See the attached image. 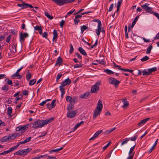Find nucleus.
Here are the masks:
<instances>
[{
	"instance_id": "7",
	"label": "nucleus",
	"mask_w": 159,
	"mask_h": 159,
	"mask_svg": "<svg viewBox=\"0 0 159 159\" xmlns=\"http://www.w3.org/2000/svg\"><path fill=\"white\" fill-rule=\"evenodd\" d=\"M77 113V110L68 111L67 114V117L70 118L75 117Z\"/></svg>"
},
{
	"instance_id": "48",
	"label": "nucleus",
	"mask_w": 159,
	"mask_h": 159,
	"mask_svg": "<svg viewBox=\"0 0 159 159\" xmlns=\"http://www.w3.org/2000/svg\"><path fill=\"white\" fill-rule=\"evenodd\" d=\"M7 80V84L8 85H11L12 86V81L11 80H9L8 79H5V81H6Z\"/></svg>"
},
{
	"instance_id": "49",
	"label": "nucleus",
	"mask_w": 159,
	"mask_h": 159,
	"mask_svg": "<svg viewBox=\"0 0 159 159\" xmlns=\"http://www.w3.org/2000/svg\"><path fill=\"white\" fill-rule=\"evenodd\" d=\"M116 129V128L115 127L111 129H110L109 130H108L107 131V133L108 134H109L110 133H111V132H112V131H113L114 130Z\"/></svg>"
},
{
	"instance_id": "31",
	"label": "nucleus",
	"mask_w": 159,
	"mask_h": 159,
	"mask_svg": "<svg viewBox=\"0 0 159 159\" xmlns=\"http://www.w3.org/2000/svg\"><path fill=\"white\" fill-rule=\"evenodd\" d=\"M12 113V108L11 107H8L7 111V114L10 116H11Z\"/></svg>"
},
{
	"instance_id": "10",
	"label": "nucleus",
	"mask_w": 159,
	"mask_h": 159,
	"mask_svg": "<svg viewBox=\"0 0 159 159\" xmlns=\"http://www.w3.org/2000/svg\"><path fill=\"white\" fill-rule=\"evenodd\" d=\"M56 101V100L55 99L54 100L52 101L51 104L48 103L47 104V106L49 110L52 109L55 106L56 104H55V102Z\"/></svg>"
},
{
	"instance_id": "4",
	"label": "nucleus",
	"mask_w": 159,
	"mask_h": 159,
	"mask_svg": "<svg viewBox=\"0 0 159 159\" xmlns=\"http://www.w3.org/2000/svg\"><path fill=\"white\" fill-rule=\"evenodd\" d=\"M109 80V83L112 84L114 85L116 87H118L120 83V81L112 77H110Z\"/></svg>"
},
{
	"instance_id": "61",
	"label": "nucleus",
	"mask_w": 159,
	"mask_h": 159,
	"mask_svg": "<svg viewBox=\"0 0 159 159\" xmlns=\"http://www.w3.org/2000/svg\"><path fill=\"white\" fill-rule=\"evenodd\" d=\"M152 14L159 20V14L158 13H156L153 11Z\"/></svg>"
},
{
	"instance_id": "16",
	"label": "nucleus",
	"mask_w": 159,
	"mask_h": 159,
	"mask_svg": "<svg viewBox=\"0 0 159 159\" xmlns=\"http://www.w3.org/2000/svg\"><path fill=\"white\" fill-rule=\"evenodd\" d=\"M89 94V92H86L83 94H81L80 98L86 99L88 97Z\"/></svg>"
},
{
	"instance_id": "3",
	"label": "nucleus",
	"mask_w": 159,
	"mask_h": 159,
	"mask_svg": "<svg viewBox=\"0 0 159 159\" xmlns=\"http://www.w3.org/2000/svg\"><path fill=\"white\" fill-rule=\"evenodd\" d=\"M149 4L148 3H145L143 5H141L142 8L145 11L146 13H149L152 14L153 13L152 8L149 7Z\"/></svg>"
},
{
	"instance_id": "38",
	"label": "nucleus",
	"mask_w": 159,
	"mask_h": 159,
	"mask_svg": "<svg viewBox=\"0 0 159 159\" xmlns=\"http://www.w3.org/2000/svg\"><path fill=\"white\" fill-rule=\"evenodd\" d=\"M36 82V80L34 79L31 80L29 82V85L30 86H32Z\"/></svg>"
},
{
	"instance_id": "35",
	"label": "nucleus",
	"mask_w": 159,
	"mask_h": 159,
	"mask_svg": "<svg viewBox=\"0 0 159 159\" xmlns=\"http://www.w3.org/2000/svg\"><path fill=\"white\" fill-rule=\"evenodd\" d=\"M129 140V138H126L123 139V141L121 144V146H123L124 144L127 143L128 142Z\"/></svg>"
},
{
	"instance_id": "12",
	"label": "nucleus",
	"mask_w": 159,
	"mask_h": 159,
	"mask_svg": "<svg viewBox=\"0 0 159 159\" xmlns=\"http://www.w3.org/2000/svg\"><path fill=\"white\" fill-rule=\"evenodd\" d=\"M102 102L99 100L98 103V105L97 108H96L97 110H98L99 111H102Z\"/></svg>"
},
{
	"instance_id": "54",
	"label": "nucleus",
	"mask_w": 159,
	"mask_h": 159,
	"mask_svg": "<svg viewBox=\"0 0 159 159\" xmlns=\"http://www.w3.org/2000/svg\"><path fill=\"white\" fill-rule=\"evenodd\" d=\"M65 23V21L63 20H62L60 22V26L61 28H63V25Z\"/></svg>"
},
{
	"instance_id": "13",
	"label": "nucleus",
	"mask_w": 159,
	"mask_h": 159,
	"mask_svg": "<svg viewBox=\"0 0 159 159\" xmlns=\"http://www.w3.org/2000/svg\"><path fill=\"white\" fill-rule=\"evenodd\" d=\"M71 83V80H70L69 78H68L67 79H66L64 81H63L61 84V85L63 86H65L67 84H70Z\"/></svg>"
},
{
	"instance_id": "51",
	"label": "nucleus",
	"mask_w": 159,
	"mask_h": 159,
	"mask_svg": "<svg viewBox=\"0 0 159 159\" xmlns=\"http://www.w3.org/2000/svg\"><path fill=\"white\" fill-rule=\"evenodd\" d=\"M42 29V28L40 26H39L38 25H36L35 27H34V30H35L39 31Z\"/></svg>"
},
{
	"instance_id": "11",
	"label": "nucleus",
	"mask_w": 159,
	"mask_h": 159,
	"mask_svg": "<svg viewBox=\"0 0 159 159\" xmlns=\"http://www.w3.org/2000/svg\"><path fill=\"white\" fill-rule=\"evenodd\" d=\"M11 139V136L10 134L9 136H7L4 137L0 139V141L1 142H7L8 140Z\"/></svg>"
},
{
	"instance_id": "64",
	"label": "nucleus",
	"mask_w": 159,
	"mask_h": 159,
	"mask_svg": "<svg viewBox=\"0 0 159 159\" xmlns=\"http://www.w3.org/2000/svg\"><path fill=\"white\" fill-rule=\"evenodd\" d=\"M159 39V32L157 33L154 38V40Z\"/></svg>"
},
{
	"instance_id": "58",
	"label": "nucleus",
	"mask_w": 159,
	"mask_h": 159,
	"mask_svg": "<svg viewBox=\"0 0 159 159\" xmlns=\"http://www.w3.org/2000/svg\"><path fill=\"white\" fill-rule=\"evenodd\" d=\"M75 0H65V4L66 3H69L75 1Z\"/></svg>"
},
{
	"instance_id": "27",
	"label": "nucleus",
	"mask_w": 159,
	"mask_h": 159,
	"mask_svg": "<svg viewBox=\"0 0 159 159\" xmlns=\"http://www.w3.org/2000/svg\"><path fill=\"white\" fill-rule=\"evenodd\" d=\"M96 61L98 63L102 65H105L106 64V62L104 59H103L101 60H96Z\"/></svg>"
},
{
	"instance_id": "42",
	"label": "nucleus",
	"mask_w": 159,
	"mask_h": 159,
	"mask_svg": "<svg viewBox=\"0 0 159 159\" xmlns=\"http://www.w3.org/2000/svg\"><path fill=\"white\" fill-rule=\"evenodd\" d=\"M104 72L109 74H114V72L112 71L109 69H106L105 70H104Z\"/></svg>"
},
{
	"instance_id": "25",
	"label": "nucleus",
	"mask_w": 159,
	"mask_h": 159,
	"mask_svg": "<svg viewBox=\"0 0 159 159\" xmlns=\"http://www.w3.org/2000/svg\"><path fill=\"white\" fill-rule=\"evenodd\" d=\"M56 62L57 63H58V64L59 66H61L63 62V61L61 57H58Z\"/></svg>"
},
{
	"instance_id": "34",
	"label": "nucleus",
	"mask_w": 159,
	"mask_h": 159,
	"mask_svg": "<svg viewBox=\"0 0 159 159\" xmlns=\"http://www.w3.org/2000/svg\"><path fill=\"white\" fill-rule=\"evenodd\" d=\"M32 77L31 74L29 71L26 75V78L27 80H29Z\"/></svg>"
},
{
	"instance_id": "60",
	"label": "nucleus",
	"mask_w": 159,
	"mask_h": 159,
	"mask_svg": "<svg viewBox=\"0 0 159 159\" xmlns=\"http://www.w3.org/2000/svg\"><path fill=\"white\" fill-rule=\"evenodd\" d=\"M97 44H98V40H96V42H95L94 44H93V45H91V48H93L94 47H96L97 46Z\"/></svg>"
},
{
	"instance_id": "15",
	"label": "nucleus",
	"mask_w": 159,
	"mask_h": 159,
	"mask_svg": "<svg viewBox=\"0 0 159 159\" xmlns=\"http://www.w3.org/2000/svg\"><path fill=\"white\" fill-rule=\"evenodd\" d=\"M122 102L124 104L122 107L124 108H125L129 105V102L127 101V99L126 98H124L122 99Z\"/></svg>"
},
{
	"instance_id": "26",
	"label": "nucleus",
	"mask_w": 159,
	"mask_h": 159,
	"mask_svg": "<svg viewBox=\"0 0 159 159\" xmlns=\"http://www.w3.org/2000/svg\"><path fill=\"white\" fill-rule=\"evenodd\" d=\"M153 46L152 45H150L147 48L146 53L147 54H149L150 53L151 50L152 49Z\"/></svg>"
},
{
	"instance_id": "9",
	"label": "nucleus",
	"mask_w": 159,
	"mask_h": 159,
	"mask_svg": "<svg viewBox=\"0 0 159 159\" xmlns=\"http://www.w3.org/2000/svg\"><path fill=\"white\" fill-rule=\"evenodd\" d=\"M57 5L59 6H63L65 4V0H52Z\"/></svg>"
},
{
	"instance_id": "30",
	"label": "nucleus",
	"mask_w": 159,
	"mask_h": 159,
	"mask_svg": "<svg viewBox=\"0 0 159 159\" xmlns=\"http://www.w3.org/2000/svg\"><path fill=\"white\" fill-rule=\"evenodd\" d=\"M102 26H100L99 25V26H98V29H96V33L98 35V36H99V35L100 34V33L101 32V30H102Z\"/></svg>"
},
{
	"instance_id": "59",
	"label": "nucleus",
	"mask_w": 159,
	"mask_h": 159,
	"mask_svg": "<svg viewBox=\"0 0 159 159\" xmlns=\"http://www.w3.org/2000/svg\"><path fill=\"white\" fill-rule=\"evenodd\" d=\"M29 91L27 90H25L23 92V94L24 95H28Z\"/></svg>"
},
{
	"instance_id": "32",
	"label": "nucleus",
	"mask_w": 159,
	"mask_h": 159,
	"mask_svg": "<svg viewBox=\"0 0 159 159\" xmlns=\"http://www.w3.org/2000/svg\"><path fill=\"white\" fill-rule=\"evenodd\" d=\"M136 145V144H135L133 146L131 147L130 148V149L129 151V155H131L132 154V153H134V152H133V151L134 150L135 146Z\"/></svg>"
},
{
	"instance_id": "17",
	"label": "nucleus",
	"mask_w": 159,
	"mask_h": 159,
	"mask_svg": "<svg viewBox=\"0 0 159 159\" xmlns=\"http://www.w3.org/2000/svg\"><path fill=\"white\" fill-rule=\"evenodd\" d=\"M53 37L52 40L54 41L56 40L57 41V39L58 38V34L57 33V30H54L53 32Z\"/></svg>"
},
{
	"instance_id": "19",
	"label": "nucleus",
	"mask_w": 159,
	"mask_h": 159,
	"mask_svg": "<svg viewBox=\"0 0 159 159\" xmlns=\"http://www.w3.org/2000/svg\"><path fill=\"white\" fill-rule=\"evenodd\" d=\"M74 104L73 103H70L67 106V110L68 111H70L73 110L74 108Z\"/></svg>"
},
{
	"instance_id": "29",
	"label": "nucleus",
	"mask_w": 159,
	"mask_h": 159,
	"mask_svg": "<svg viewBox=\"0 0 159 159\" xmlns=\"http://www.w3.org/2000/svg\"><path fill=\"white\" fill-rule=\"evenodd\" d=\"M157 70V68L156 67H154L153 68H150L148 69V71L150 75L152 73L154 72Z\"/></svg>"
},
{
	"instance_id": "18",
	"label": "nucleus",
	"mask_w": 159,
	"mask_h": 159,
	"mask_svg": "<svg viewBox=\"0 0 159 159\" xmlns=\"http://www.w3.org/2000/svg\"><path fill=\"white\" fill-rule=\"evenodd\" d=\"M78 50L83 55L86 56L87 54L83 48L82 47H79L78 48Z\"/></svg>"
},
{
	"instance_id": "53",
	"label": "nucleus",
	"mask_w": 159,
	"mask_h": 159,
	"mask_svg": "<svg viewBox=\"0 0 159 159\" xmlns=\"http://www.w3.org/2000/svg\"><path fill=\"white\" fill-rule=\"evenodd\" d=\"M122 0H120L118 1L117 3V7L120 8V7L121 6V4L122 3Z\"/></svg>"
},
{
	"instance_id": "55",
	"label": "nucleus",
	"mask_w": 159,
	"mask_h": 159,
	"mask_svg": "<svg viewBox=\"0 0 159 159\" xmlns=\"http://www.w3.org/2000/svg\"><path fill=\"white\" fill-rule=\"evenodd\" d=\"M138 137V135H135L134 137L130 138V140L131 141H135L137 138Z\"/></svg>"
},
{
	"instance_id": "21",
	"label": "nucleus",
	"mask_w": 159,
	"mask_h": 159,
	"mask_svg": "<svg viewBox=\"0 0 159 159\" xmlns=\"http://www.w3.org/2000/svg\"><path fill=\"white\" fill-rule=\"evenodd\" d=\"M63 148V147H61L60 148H58V149H52L51 150L49 151V153L51 154L53 152H58V151H61L62 150Z\"/></svg>"
},
{
	"instance_id": "8",
	"label": "nucleus",
	"mask_w": 159,
	"mask_h": 159,
	"mask_svg": "<svg viewBox=\"0 0 159 159\" xmlns=\"http://www.w3.org/2000/svg\"><path fill=\"white\" fill-rule=\"evenodd\" d=\"M28 124L24 125V126H20L16 128V131H20L21 134L23 133L25 131L26 128H28Z\"/></svg>"
},
{
	"instance_id": "57",
	"label": "nucleus",
	"mask_w": 159,
	"mask_h": 159,
	"mask_svg": "<svg viewBox=\"0 0 159 159\" xmlns=\"http://www.w3.org/2000/svg\"><path fill=\"white\" fill-rule=\"evenodd\" d=\"M74 21L75 25H77L78 24V23L80 21V20H77V19L75 18V19H74Z\"/></svg>"
},
{
	"instance_id": "28",
	"label": "nucleus",
	"mask_w": 159,
	"mask_h": 159,
	"mask_svg": "<svg viewBox=\"0 0 159 159\" xmlns=\"http://www.w3.org/2000/svg\"><path fill=\"white\" fill-rule=\"evenodd\" d=\"M72 103L75 104L78 102V97L77 96H74L73 98Z\"/></svg>"
},
{
	"instance_id": "46",
	"label": "nucleus",
	"mask_w": 159,
	"mask_h": 159,
	"mask_svg": "<svg viewBox=\"0 0 159 159\" xmlns=\"http://www.w3.org/2000/svg\"><path fill=\"white\" fill-rule=\"evenodd\" d=\"M143 120H142L140 122L138 123V126H142L145 123Z\"/></svg>"
},
{
	"instance_id": "14",
	"label": "nucleus",
	"mask_w": 159,
	"mask_h": 159,
	"mask_svg": "<svg viewBox=\"0 0 159 159\" xmlns=\"http://www.w3.org/2000/svg\"><path fill=\"white\" fill-rule=\"evenodd\" d=\"M102 130H99L97 131L93 135V136L92 138L89 139V140H93L97 138L99 134H100L102 132Z\"/></svg>"
},
{
	"instance_id": "33",
	"label": "nucleus",
	"mask_w": 159,
	"mask_h": 159,
	"mask_svg": "<svg viewBox=\"0 0 159 159\" xmlns=\"http://www.w3.org/2000/svg\"><path fill=\"white\" fill-rule=\"evenodd\" d=\"M139 16H137L134 19V20L133 21L132 23V27L133 28L134 26L135 25L136 22L137 21L138 18H139Z\"/></svg>"
},
{
	"instance_id": "43",
	"label": "nucleus",
	"mask_w": 159,
	"mask_h": 159,
	"mask_svg": "<svg viewBox=\"0 0 159 159\" xmlns=\"http://www.w3.org/2000/svg\"><path fill=\"white\" fill-rule=\"evenodd\" d=\"M143 75H150L148 71H147L145 69L142 72Z\"/></svg>"
},
{
	"instance_id": "2",
	"label": "nucleus",
	"mask_w": 159,
	"mask_h": 159,
	"mask_svg": "<svg viewBox=\"0 0 159 159\" xmlns=\"http://www.w3.org/2000/svg\"><path fill=\"white\" fill-rule=\"evenodd\" d=\"M101 84V82L98 81L95 84L92 86L91 88V93H97L99 89V86Z\"/></svg>"
},
{
	"instance_id": "52",
	"label": "nucleus",
	"mask_w": 159,
	"mask_h": 159,
	"mask_svg": "<svg viewBox=\"0 0 159 159\" xmlns=\"http://www.w3.org/2000/svg\"><path fill=\"white\" fill-rule=\"evenodd\" d=\"M82 67V65H79L78 64H76L74 65V68H80Z\"/></svg>"
},
{
	"instance_id": "5",
	"label": "nucleus",
	"mask_w": 159,
	"mask_h": 159,
	"mask_svg": "<svg viewBox=\"0 0 159 159\" xmlns=\"http://www.w3.org/2000/svg\"><path fill=\"white\" fill-rule=\"evenodd\" d=\"M29 37V34L26 33H23L22 32L20 33V41L21 43H22L24 42L25 40V38H27Z\"/></svg>"
},
{
	"instance_id": "24",
	"label": "nucleus",
	"mask_w": 159,
	"mask_h": 159,
	"mask_svg": "<svg viewBox=\"0 0 159 159\" xmlns=\"http://www.w3.org/2000/svg\"><path fill=\"white\" fill-rule=\"evenodd\" d=\"M24 153V155H26L28 153L30 152L32 150V148H28L25 149L23 150Z\"/></svg>"
},
{
	"instance_id": "63",
	"label": "nucleus",
	"mask_w": 159,
	"mask_h": 159,
	"mask_svg": "<svg viewBox=\"0 0 159 159\" xmlns=\"http://www.w3.org/2000/svg\"><path fill=\"white\" fill-rule=\"evenodd\" d=\"M48 35V34L46 32H44L42 35L43 37L46 39H47Z\"/></svg>"
},
{
	"instance_id": "44",
	"label": "nucleus",
	"mask_w": 159,
	"mask_h": 159,
	"mask_svg": "<svg viewBox=\"0 0 159 159\" xmlns=\"http://www.w3.org/2000/svg\"><path fill=\"white\" fill-rule=\"evenodd\" d=\"M93 21L97 22L98 23V26H99V25L100 26H102V25L101 23V21L98 19H95L93 20Z\"/></svg>"
},
{
	"instance_id": "1",
	"label": "nucleus",
	"mask_w": 159,
	"mask_h": 159,
	"mask_svg": "<svg viewBox=\"0 0 159 159\" xmlns=\"http://www.w3.org/2000/svg\"><path fill=\"white\" fill-rule=\"evenodd\" d=\"M54 119L53 117L44 120H37L34 122L30 123V126L35 129L38 127L41 128L44 125L51 122Z\"/></svg>"
},
{
	"instance_id": "47",
	"label": "nucleus",
	"mask_w": 159,
	"mask_h": 159,
	"mask_svg": "<svg viewBox=\"0 0 159 159\" xmlns=\"http://www.w3.org/2000/svg\"><path fill=\"white\" fill-rule=\"evenodd\" d=\"M19 81L18 80H14V84L13 85V86L14 87H16V86H18L19 84Z\"/></svg>"
},
{
	"instance_id": "36",
	"label": "nucleus",
	"mask_w": 159,
	"mask_h": 159,
	"mask_svg": "<svg viewBox=\"0 0 159 159\" xmlns=\"http://www.w3.org/2000/svg\"><path fill=\"white\" fill-rule=\"evenodd\" d=\"M88 27L85 25H83L82 26H81V34H83L84 32V31L87 29H88Z\"/></svg>"
},
{
	"instance_id": "22",
	"label": "nucleus",
	"mask_w": 159,
	"mask_h": 159,
	"mask_svg": "<svg viewBox=\"0 0 159 159\" xmlns=\"http://www.w3.org/2000/svg\"><path fill=\"white\" fill-rule=\"evenodd\" d=\"M15 76L18 77L19 79L22 78V76L20 75L19 73L16 72L14 74L11 76V78L13 79H14Z\"/></svg>"
},
{
	"instance_id": "39",
	"label": "nucleus",
	"mask_w": 159,
	"mask_h": 159,
	"mask_svg": "<svg viewBox=\"0 0 159 159\" xmlns=\"http://www.w3.org/2000/svg\"><path fill=\"white\" fill-rule=\"evenodd\" d=\"M149 59V57L147 56H145L144 57H143L141 59V61H145L148 60Z\"/></svg>"
},
{
	"instance_id": "50",
	"label": "nucleus",
	"mask_w": 159,
	"mask_h": 159,
	"mask_svg": "<svg viewBox=\"0 0 159 159\" xmlns=\"http://www.w3.org/2000/svg\"><path fill=\"white\" fill-rule=\"evenodd\" d=\"M73 51H74V48H73V46L72 44H71V43L70 49L69 50V53H72L73 52Z\"/></svg>"
},
{
	"instance_id": "62",
	"label": "nucleus",
	"mask_w": 159,
	"mask_h": 159,
	"mask_svg": "<svg viewBox=\"0 0 159 159\" xmlns=\"http://www.w3.org/2000/svg\"><path fill=\"white\" fill-rule=\"evenodd\" d=\"M113 7H114L113 4L112 3V4H111V5H110V7L108 11L110 12L112 10V9H113Z\"/></svg>"
},
{
	"instance_id": "20",
	"label": "nucleus",
	"mask_w": 159,
	"mask_h": 159,
	"mask_svg": "<svg viewBox=\"0 0 159 159\" xmlns=\"http://www.w3.org/2000/svg\"><path fill=\"white\" fill-rule=\"evenodd\" d=\"M101 112L95 109L93 114V119H95Z\"/></svg>"
},
{
	"instance_id": "40",
	"label": "nucleus",
	"mask_w": 159,
	"mask_h": 159,
	"mask_svg": "<svg viewBox=\"0 0 159 159\" xmlns=\"http://www.w3.org/2000/svg\"><path fill=\"white\" fill-rule=\"evenodd\" d=\"M64 86L61 85L59 86L60 91L61 93H65V89L63 87Z\"/></svg>"
},
{
	"instance_id": "6",
	"label": "nucleus",
	"mask_w": 159,
	"mask_h": 159,
	"mask_svg": "<svg viewBox=\"0 0 159 159\" xmlns=\"http://www.w3.org/2000/svg\"><path fill=\"white\" fill-rule=\"evenodd\" d=\"M22 3V4H17V6L18 7H21L22 9L26 8L27 7L33 8H34L33 6L31 4L25 3L24 2H23Z\"/></svg>"
},
{
	"instance_id": "56",
	"label": "nucleus",
	"mask_w": 159,
	"mask_h": 159,
	"mask_svg": "<svg viewBox=\"0 0 159 159\" xmlns=\"http://www.w3.org/2000/svg\"><path fill=\"white\" fill-rule=\"evenodd\" d=\"M111 141H110L107 144L104 146L103 148V150H105L109 146V145H110V144L111 143Z\"/></svg>"
},
{
	"instance_id": "41",
	"label": "nucleus",
	"mask_w": 159,
	"mask_h": 159,
	"mask_svg": "<svg viewBox=\"0 0 159 159\" xmlns=\"http://www.w3.org/2000/svg\"><path fill=\"white\" fill-rule=\"evenodd\" d=\"M17 148V147L16 146V145L14 146L12 148H10L9 149V150H8V151H9V153L15 150Z\"/></svg>"
},
{
	"instance_id": "23",
	"label": "nucleus",
	"mask_w": 159,
	"mask_h": 159,
	"mask_svg": "<svg viewBox=\"0 0 159 159\" xmlns=\"http://www.w3.org/2000/svg\"><path fill=\"white\" fill-rule=\"evenodd\" d=\"M73 98L70 96H66V101L70 103H72Z\"/></svg>"
},
{
	"instance_id": "37",
	"label": "nucleus",
	"mask_w": 159,
	"mask_h": 159,
	"mask_svg": "<svg viewBox=\"0 0 159 159\" xmlns=\"http://www.w3.org/2000/svg\"><path fill=\"white\" fill-rule=\"evenodd\" d=\"M9 88L8 85H5L4 86L2 87V89L5 92H7L9 89Z\"/></svg>"
},
{
	"instance_id": "45",
	"label": "nucleus",
	"mask_w": 159,
	"mask_h": 159,
	"mask_svg": "<svg viewBox=\"0 0 159 159\" xmlns=\"http://www.w3.org/2000/svg\"><path fill=\"white\" fill-rule=\"evenodd\" d=\"M62 76V74L61 73H59L57 76V78H56V81L57 82H58V80L61 78V77Z\"/></svg>"
}]
</instances>
